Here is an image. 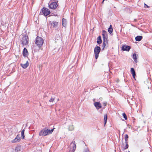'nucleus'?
<instances>
[{
  "mask_svg": "<svg viewBox=\"0 0 152 152\" xmlns=\"http://www.w3.org/2000/svg\"><path fill=\"white\" fill-rule=\"evenodd\" d=\"M44 42L43 39L41 37L37 36L35 40V44L39 47H41Z\"/></svg>",
  "mask_w": 152,
  "mask_h": 152,
  "instance_id": "f257e3e1",
  "label": "nucleus"
},
{
  "mask_svg": "<svg viewBox=\"0 0 152 152\" xmlns=\"http://www.w3.org/2000/svg\"><path fill=\"white\" fill-rule=\"evenodd\" d=\"M28 36L26 34L21 39V44L23 46L27 45L28 43Z\"/></svg>",
  "mask_w": 152,
  "mask_h": 152,
  "instance_id": "f03ea898",
  "label": "nucleus"
},
{
  "mask_svg": "<svg viewBox=\"0 0 152 152\" xmlns=\"http://www.w3.org/2000/svg\"><path fill=\"white\" fill-rule=\"evenodd\" d=\"M42 11L40 12L41 14L45 16H46L49 15L50 13V10L48 8L44 7L41 10Z\"/></svg>",
  "mask_w": 152,
  "mask_h": 152,
  "instance_id": "7ed1b4c3",
  "label": "nucleus"
},
{
  "mask_svg": "<svg viewBox=\"0 0 152 152\" xmlns=\"http://www.w3.org/2000/svg\"><path fill=\"white\" fill-rule=\"evenodd\" d=\"M101 51V48L99 46H96L94 49V53L95 58L97 59L99 56V54Z\"/></svg>",
  "mask_w": 152,
  "mask_h": 152,
  "instance_id": "20e7f679",
  "label": "nucleus"
},
{
  "mask_svg": "<svg viewBox=\"0 0 152 152\" xmlns=\"http://www.w3.org/2000/svg\"><path fill=\"white\" fill-rule=\"evenodd\" d=\"M49 7L50 9H56L58 6V4L55 1L52 2L49 4Z\"/></svg>",
  "mask_w": 152,
  "mask_h": 152,
  "instance_id": "39448f33",
  "label": "nucleus"
},
{
  "mask_svg": "<svg viewBox=\"0 0 152 152\" xmlns=\"http://www.w3.org/2000/svg\"><path fill=\"white\" fill-rule=\"evenodd\" d=\"M102 36L103 38V41H107L108 35L107 32L104 30L102 31Z\"/></svg>",
  "mask_w": 152,
  "mask_h": 152,
  "instance_id": "423d86ee",
  "label": "nucleus"
},
{
  "mask_svg": "<svg viewBox=\"0 0 152 152\" xmlns=\"http://www.w3.org/2000/svg\"><path fill=\"white\" fill-rule=\"evenodd\" d=\"M39 136H45L47 135V131H46V128H44L42 129L39 133Z\"/></svg>",
  "mask_w": 152,
  "mask_h": 152,
  "instance_id": "0eeeda50",
  "label": "nucleus"
},
{
  "mask_svg": "<svg viewBox=\"0 0 152 152\" xmlns=\"http://www.w3.org/2000/svg\"><path fill=\"white\" fill-rule=\"evenodd\" d=\"M131 48V47L130 46L125 45L122 46L121 47V50L123 51H129Z\"/></svg>",
  "mask_w": 152,
  "mask_h": 152,
  "instance_id": "6e6552de",
  "label": "nucleus"
},
{
  "mask_svg": "<svg viewBox=\"0 0 152 152\" xmlns=\"http://www.w3.org/2000/svg\"><path fill=\"white\" fill-rule=\"evenodd\" d=\"M94 105L97 110H99L102 107V104L99 102H95Z\"/></svg>",
  "mask_w": 152,
  "mask_h": 152,
  "instance_id": "1a4fd4ad",
  "label": "nucleus"
},
{
  "mask_svg": "<svg viewBox=\"0 0 152 152\" xmlns=\"http://www.w3.org/2000/svg\"><path fill=\"white\" fill-rule=\"evenodd\" d=\"M73 144L72 145V148L70 150L69 152H74L76 148V145L75 143V141H73L71 143V144Z\"/></svg>",
  "mask_w": 152,
  "mask_h": 152,
  "instance_id": "9d476101",
  "label": "nucleus"
},
{
  "mask_svg": "<svg viewBox=\"0 0 152 152\" xmlns=\"http://www.w3.org/2000/svg\"><path fill=\"white\" fill-rule=\"evenodd\" d=\"M28 55L27 50L26 48H24L23 51V56L24 57H26Z\"/></svg>",
  "mask_w": 152,
  "mask_h": 152,
  "instance_id": "9b49d317",
  "label": "nucleus"
},
{
  "mask_svg": "<svg viewBox=\"0 0 152 152\" xmlns=\"http://www.w3.org/2000/svg\"><path fill=\"white\" fill-rule=\"evenodd\" d=\"M50 24L51 27H52L53 28H56L58 25V22L56 21H53L51 22Z\"/></svg>",
  "mask_w": 152,
  "mask_h": 152,
  "instance_id": "f8f14e48",
  "label": "nucleus"
},
{
  "mask_svg": "<svg viewBox=\"0 0 152 152\" xmlns=\"http://www.w3.org/2000/svg\"><path fill=\"white\" fill-rule=\"evenodd\" d=\"M131 72L132 75L134 79L135 78L136 73L134 69L133 68L131 69Z\"/></svg>",
  "mask_w": 152,
  "mask_h": 152,
  "instance_id": "ddd939ff",
  "label": "nucleus"
},
{
  "mask_svg": "<svg viewBox=\"0 0 152 152\" xmlns=\"http://www.w3.org/2000/svg\"><path fill=\"white\" fill-rule=\"evenodd\" d=\"M20 65L24 69L26 68L29 65V63L28 61H27L26 63L25 64H21Z\"/></svg>",
  "mask_w": 152,
  "mask_h": 152,
  "instance_id": "4468645a",
  "label": "nucleus"
},
{
  "mask_svg": "<svg viewBox=\"0 0 152 152\" xmlns=\"http://www.w3.org/2000/svg\"><path fill=\"white\" fill-rule=\"evenodd\" d=\"M54 129L55 128H53L52 129L50 130V129H47L46 128V131H47V135L52 134V133L53 132Z\"/></svg>",
  "mask_w": 152,
  "mask_h": 152,
  "instance_id": "2eb2a0df",
  "label": "nucleus"
},
{
  "mask_svg": "<svg viewBox=\"0 0 152 152\" xmlns=\"http://www.w3.org/2000/svg\"><path fill=\"white\" fill-rule=\"evenodd\" d=\"M142 39V37L141 36H137L135 38L136 41H140Z\"/></svg>",
  "mask_w": 152,
  "mask_h": 152,
  "instance_id": "dca6fc26",
  "label": "nucleus"
},
{
  "mask_svg": "<svg viewBox=\"0 0 152 152\" xmlns=\"http://www.w3.org/2000/svg\"><path fill=\"white\" fill-rule=\"evenodd\" d=\"M97 42L98 44H100L102 42L101 37V36H99L97 39Z\"/></svg>",
  "mask_w": 152,
  "mask_h": 152,
  "instance_id": "f3484780",
  "label": "nucleus"
},
{
  "mask_svg": "<svg viewBox=\"0 0 152 152\" xmlns=\"http://www.w3.org/2000/svg\"><path fill=\"white\" fill-rule=\"evenodd\" d=\"M133 58L134 60V61L137 63V54L136 53H134L133 55Z\"/></svg>",
  "mask_w": 152,
  "mask_h": 152,
  "instance_id": "a211bd4d",
  "label": "nucleus"
},
{
  "mask_svg": "<svg viewBox=\"0 0 152 152\" xmlns=\"http://www.w3.org/2000/svg\"><path fill=\"white\" fill-rule=\"evenodd\" d=\"M62 25L64 27H66V20L64 18L62 19Z\"/></svg>",
  "mask_w": 152,
  "mask_h": 152,
  "instance_id": "6ab92c4d",
  "label": "nucleus"
},
{
  "mask_svg": "<svg viewBox=\"0 0 152 152\" xmlns=\"http://www.w3.org/2000/svg\"><path fill=\"white\" fill-rule=\"evenodd\" d=\"M107 43V41H103L102 44V50H103L106 46V44Z\"/></svg>",
  "mask_w": 152,
  "mask_h": 152,
  "instance_id": "aec40b11",
  "label": "nucleus"
},
{
  "mask_svg": "<svg viewBox=\"0 0 152 152\" xmlns=\"http://www.w3.org/2000/svg\"><path fill=\"white\" fill-rule=\"evenodd\" d=\"M107 114H105L104 116V125L106 124L107 123Z\"/></svg>",
  "mask_w": 152,
  "mask_h": 152,
  "instance_id": "412c9836",
  "label": "nucleus"
},
{
  "mask_svg": "<svg viewBox=\"0 0 152 152\" xmlns=\"http://www.w3.org/2000/svg\"><path fill=\"white\" fill-rule=\"evenodd\" d=\"M125 140L126 143H128V140L129 138L128 135L127 134H126L125 135Z\"/></svg>",
  "mask_w": 152,
  "mask_h": 152,
  "instance_id": "4be33fe9",
  "label": "nucleus"
},
{
  "mask_svg": "<svg viewBox=\"0 0 152 152\" xmlns=\"http://www.w3.org/2000/svg\"><path fill=\"white\" fill-rule=\"evenodd\" d=\"M68 129L69 131H72L74 129V126L72 125H70L68 127Z\"/></svg>",
  "mask_w": 152,
  "mask_h": 152,
  "instance_id": "5701e85b",
  "label": "nucleus"
},
{
  "mask_svg": "<svg viewBox=\"0 0 152 152\" xmlns=\"http://www.w3.org/2000/svg\"><path fill=\"white\" fill-rule=\"evenodd\" d=\"M25 130L24 129H23L21 132V137L23 139H24L25 137L24 133Z\"/></svg>",
  "mask_w": 152,
  "mask_h": 152,
  "instance_id": "b1692460",
  "label": "nucleus"
},
{
  "mask_svg": "<svg viewBox=\"0 0 152 152\" xmlns=\"http://www.w3.org/2000/svg\"><path fill=\"white\" fill-rule=\"evenodd\" d=\"M20 141L18 140V139L15 137L14 140L12 141V143H16L19 142Z\"/></svg>",
  "mask_w": 152,
  "mask_h": 152,
  "instance_id": "393cba45",
  "label": "nucleus"
},
{
  "mask_svg": "<svg viewBox=\"0 0 152 152\" xmlns=\"http://www.w3.org/2000/svg\"><path fill=\"white\" fill-rule=\"evenodd\" d=\"M21 150V147L20 146H17L15 148V151L17 152H19Z\"/></svg>",
  "mask_w": 152,
  "mask_h": 152,
  "instance_id": "a878e982",
  "label": "nucleus"
},
{
  "mask_svg": "<svg viewBox=\"0 0 152 152\" xmlns=\"http://www.w3.org/2000/svg\"><path fill=\"white\" fill-rule=\"evenodd\" d=\"M108 32L110 34H111L113 31V29L111 28H109L108 29Z\"/></svg>",
  "mask_w": 152,
  "mask_h": 152,
  "instance_id": "bb28decb",
  "label": "nucleus"
},
{
  "mask_svg": "<svg viewBox=\"0 0 152 152\" xmlns=\"http://www.w3.org/2000/svg\"><path fill=\"white\" fill-rule=\"evenodd\" d=\"M123 115L124 117V118L125 119V120L127 119V116L126 115L125 113H123Z\"/></svg>",
  "mask_w": 152,
  "mask_h": 152,
  "instance_id": "cd10ccee",
  "label": "nucleus"
},
{
  "mask_svg": "<svg viewBox=\"0 0 152 152\" xmlns=\"http://www.w3.org/2000/svg\"><path fill=\"white\" fill-rule=\"evenodd\" d=\"M15 137L17 138L18 139V140H19L20 141V136L19 135V134H18Z\"/></svg>",
  "mask_w": 152,
  "mask_h": 152,
  "instance_id": "c85d7f7f",
  "label": "nucleus"
},
{
  "mask_svg": "<svg viewBox=\"0 0 152 152\" xmlns=\"http://www.w3.org/2000/svg\"><path fill=\"white\" fill-rule=\"evenodd\" d=\"M128 143H126V145L125 146L124 148V149L125 150V149H126L127 148H128V147H129V145H128V144H127Z\"/></svg>",
  "mask_w": 152,
  "mask_h": 152,
  "instance_id": "c756f323",
  "label": "nucleus"
},
{
  "mask_svg": "<svg viewBox=\"0 0 152 152\" xmlns=\"http://www.w3.org/2000/svg\"><path fill=\"white\" fill-rule=\"evenodd\" d=\"M54 100V99L53 98H51L49 100V101L50 102H53Z\"/></svg>",
  "mask_w": 152,
  "mask_h": 152,
  "instance_id": "7c9ffc66",
  "label": "nucleus"
},
{
  "mask_svg": "<svg viewBox=\"0 0 152 152\" xmlns=\"http://www.w3.org/2000/svg\"><path fill=\"white\" fill-rule=\"evenodd\" d=\"M144 7L145 8H148L149 7L147 5L145 4H144Z\"/></svg>",
  "mask_w": 152,
  "mask_h": 152,
  "instance_id": "2f4dec72",
  "label": "nucleus"
},
{
  "mask_svg": "<svg viewBox=\"0 0 152 152\" xmlns=\"http://www.w3.org/2000/svg\"><path fill=\"white\" fill-rule=\"evenodd\" d=\"M83 152H89V151H88V150L87 149H86Z\"/></svg>",
  "mask_w": 152,
  "mask_h": 152,
  "instance_id": "473e14b6",
  "label": "nucleus"
},
{
  "mask_svg": "<svg viewBox=\"0 0 152 152\" xmlns=\"http://www.w3.org/2000/svg\"><path fill=\"white\" fill-rule=\"evenodd\" d=\"M107 103L106 102H104L103 103V105L104 106H106L107 105Z\"/></svg>",
  "mask_w": 152,
  "mask_h": 152,
  "instance_id": "72a5a7b5",
  "label": "nucleus"
},
{
  "mask_svg": "<svg viewBox=\"0 0 152 152\" xmlns=\"http://www.w3.org/2000/svg\"><path fill=\"white\" fill-rule=\"evenodd\" d=\"M109 28H112V26L111 25H110L109 27Z\"/></svg>",
  "mask_w": 152,
  "mask_h": 152,
  "instance_id": "f704fd0d",
  "label": "nucleus"
},
{
  "mask_svg": "<svg viewBox=\"0 0 152 152\" xmlns=\"http://www.w3.org/2000/svg\"><path fill=\"white\" fill-rule=\"evenodd\" d=\"M55 16H57V15L56 14H53Z\"/></svg>",
  "mask_w": 152,
  "mask_h": 152,
  "instance_id": "c9c22d12",
  "label": "nucleus"
},
{
  "mask_svg": "<svg viewBox=\"0 0 152 152\" xmlns=\"http://www.w3.org/2000/svg\"><path fill=\"white\" fill-rule=\"evenodd\" d=\"M104 1L103 0V1H102V3L103 4V3H104Z\"/></svg>",
  "mask_w": 152,
  "mask_h": 152,
  "instance_id": "e433bc0d",
  "label": "nucleus"
},
{
  "mask_svg": "<svg viewBox=\"0 0 152 152\" xmlns=\"http://www.w3.org/2000/svg\"><path fill=\"white\" fill-rule=\"evenodd\" d=\"M129 152H130L129 151Z\"/></svg>",
  "mask_w": 152,
  "mask_h": 152,
  "instance_id": "4c0bfd02",
  "label": "nucleus"
}]
</instances>
